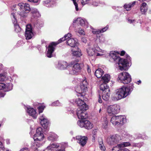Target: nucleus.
Masks as SVG:
<instances>
[{
    "label": "nucleus",
    "instance_id": "nucleus-25",
    "mask_svg": "<svg viewBox=\"0 0 151 151\" xmlns=\"http://www.w3.org/2000/svg\"><path fill=\"white\" fill-rule=\"evenodd\" d=\"M87 51L88 55L89 57H92L94 58L95 57L96 52L94 49L89 48L87 49Z\"/></svg>",
    "mask_w": 151,
    "mask_h": 151
},
{
    "label": "nucleus",
    "instance_id": "nucleus-41",
    "mask_svg": "<svg viewBox=\"0 0 151 151\" xmlns=\"http://www.w3.org/2000/svg\"><path fill=\"white\" fill-rule=\"evenodd\" d=\"M75 31L76 33H78L80 35H85V32L81 28H79L78 29H76Z\"/></svg>",
    "mask_w": 151,
    "mask_h": 151
},
{
    "label": "nucleus",
    "instance_id": "nucleus-2",
    "mask_svg": "<svg viewBox=\"0 0 151 151\" xmlns=\"http://www.w3.org/2000/svg\"><path fill=\"white\" fill-rule=\"evenodd\" d=\"M109 56L115 62L118 63L120 70H127L128 69L131 60L130 57L129 55H127L126 59L120 58L117 52L112 51L110 52Z\"/></svg>",
    "mask_w": 151,
    "mask_h": 151
},
{
    "label": "nucleus",
    "instance_id": "nucleus-42",
    "mask_svg": "<svg viewBox=\"0 0 151 151\" xmlns=\"http://www.w3.org/2000/svg\"><path fill=\"white\" fill-rule=\"evenodd\" d=\"M143 145V143L142 142H141L138 143H133L132 144V146L135 147H137L138 148H140Z\"/></svg>",
    "mask_w": 151,
    "mask_h": 151
},
{
    "label": "nucleus",
    "instance_id": "nucleus-1",
    "mask_svg": "<svg viewBox=\"0 0 151 151\" xmlns=\"http://www.w3.org/2000/svg\"><path fill=\"white\" fill-rule=\"evenodd\" d=\"M18 6L19 10L18 13L21 17H25L27 16V14L30 11L31 14V18L37 19L40 17L41 15L37 9L32 8L30 9L29 4L27 3H20Z\"/></svg>",
    "mask_w": 151,
    "mask_h": 151
},
{
    "label": "nucleus",
    "instance_id": "nucleus-27",
    "mask_svg": "<svg viewBox=\"0 0 151 151\" xmlns=\"http://www.w3.org/2000/svg\"><path fill=\"white\" fill-rule=\"evenodd\" d=\"M148 9V6L145 2H143L141 4L140 7V11L142 14H145Z\"/></svg>",
    "mask_w": 151,
    "mask_h": 151
},
{
    "label": "nucleus",
    "instance_id": "nucleus-31",
    "mask_svg": "<svg viewBox=\"0 0 151 151\" xmlns=\"http://www.w3.org/2000/svg\"><path fill=\"white\" fill-rule=\"evenodd\" d=\"M13 85L11 83H8L5 84V87L4 88V90L5 91H8L12 89Z\"/></svg>",
    "mask_w": 151,
    "mask_h": 151
},
{
    "label": "nucleus",
    "instance_id": "nucleus-59",
    "mask_svg": "<svg viewBox=\"0 0 151 151\" xmlns=\"http://www.w3.org/2000/svg\"><path fill=\"white\" fill-rule=\"evenodd\" d=\"M96 137V134H93L92 136V140L94 141L95 138Z\"/></svg>",
    "mask_w": 151,
    "mask_h": 151
},
{
    "label": "nucleus",
    "instance_id": "nucleus-35",
    "mask_svg": "<svg viewBox=\"0 0 151 151\" xmlns=\"http://www.w3.org/2000/svg\"><path fill=\"white\" fill-rule=\"evenodd\" d=\"M6 73L0 74V81H3L8 79Z\"/></svg>",
    "mask_w": 151,
    "mask_h": 151
},
{
    "label": "nucleus",
    "instance_id": "nucleus-19",
    "mask_svg": "<svg viewBox=\"0 0 151 151\" xmlns=\"http://www.w3.org/2000/svg\"><path fill=\"white\" fill-rule=\"evenodd\" d=\"M75 102L79 106L78 109H81L82 108L84 109V110L87 109L88 108L87 106L83 101L79 98L76 99Z\"/></svg>",
    "mask_w": 151,
    "mask_h": 151
},
{
    "label": "nucleus",
    "instance_id": "nucleus-34",
    "mask_svg": "<svg viewBox=\"0 0 151 151\" xmlns=\"http://www.w3.org/2000/svg\"><path fill=\"white\" fill-rule=\"evenodd\" d=\"M108 26L107 25L105 27L101 30H98L96 31H93V33L94 34H99L106 31L108 28Z\"/></svg>",
    "mask_w": 151,
    "mask_h": 151
},
{
    "label": "nucleus",
    "instance_id": "nucleus-55",
    "mask_svg": "<svg viewBox=\"0 0 151 151\" xmlns=\"http://www.w3.org/2000/svg\"><path fill=\"white\" fill-rule=\"evenodd\" d=\"M20 151H29V150L28 148L25 147L21 149Z\"/></svg>",
    "mask_w": 151,
    "mask_h": 151
},
{
    "label": "nucleus",
    "instance_id": "nucleus-64",
    "mask_svg": "<svg viewBox=\"0 0 151 151\" xmlns=\"http://www.w3.org/2000/svg\"><path fill=\"white\" fill-rule=\"evenodd\" d=\"M117 147H114L112 150V151H116V150L117 149Z\"/></svg>",
    "mask_w": 151,
    "mask_h": 151
},
{
    "label": "nucleus",
    "instance_id": "nucleus-37",
    "mask_svg": "<svg viewBox=\"0 0 151 151\" xmlns=\"http://www.w3.org/2000/svg\"><path fill=\"white\" fill-rule=\"evenodd\" d=\"M102 127L103 128L106 129L107 128L108 126V121L107 118L106 117H104L103 118L102 122Z\"/></svg>",
    "mask_w": 151,
    "mask_h": 151
},
{
    "label": "nucleus",
    "instance_id": "nucleus-12",
    "mask_svg": "<svg viewBox=\"0 0 151 151\" xmlns=\"http://www.w3.org/2000/svg\"><path fill=\"white\" fill-rule=\"evenodd\" d=\"M82 65L81 64L78 63L75 64L73 67H71V68L70 69L69 74L73 75L76 74L80 71Z\"/></svg>",
    "mask_w": 151,
    "mask_h": 151
},
{
    "label": "nucleus",
    "instance_id": "nucleus-44",
    "mask_svg": "<svg viewBox=\"0 0 151 151\" xmlns=\"http://www.w3.org/2000/svg\"><path fill=\"white\" fill-rule=\"evenodd\" d=\"M93 2V0H82L81 4L83 5H84L86 4H91V2Z\"/></svg>",
    "mask_w": 151,
    "mask_h": 151
},
{
    "label": "nucleus",
    "instance_id": "nucleus-23",
    "mask_svg": "<svg viewBox=\"0 0 151 151\" xmlns=\"http://www.w3.org/2000/svg\"><path fill=\"white\" fill-rule=\"evenodd\" d=\"M27 109L26 110L27 112L29 114V115L32 116L34 119H36L37 116V113L36 110L33 108L26 107Z\"/></svg>",
    "mask_w": 151,
    "mask_h": 151
},
{
    "label": "nucleus",
    "instance_id": "nucleus-38",
    "mask_svg": "<svg viewBox=\"0 0 151 151\" xmlns=\"http://www.w3.org/2000/svg\"><path fill=\"white\" fill-rule=\"evenodd\" d=\"M59 146V145L58 143H52L48 146L47 149L48 150H52L53 148H58Z\"/></svg>",
    "mask_w": 151,
    "mask_h": 151
},
{
    "label": "nucleus",
    "instance_id": "nucleus-54",
    "mask_svg": "<svg viewBox=\"0 0 151 151\" xmlns=\"http://www.w3.org/2000/svg\"><path fill=\"white\" fill-rule=\"evenodd\" d=\"M117 151H130L128 149L126 148L120 149Z\"/></svg>",
    "mask_w": 151,
    "mask_h": 151
},
{
    "label": "nucleus",
    "instance_id": "nucleus-28",
    "mask_svg": "<svg viewBox=\"0 0 151 151\" xmlns=\"http://www.w3.org/2000/svg\"><path fill=\"white\" fill-rule=\"evenodd\" d=\"M110 79V75L108 74H106L104 75L101 78V81L104 83V84H106L108 83Z\"/></svg>",
    "mask_w": 151,
    "mask_h": 151
},
{
    "label": "nucleus",
    "instance_id": "nucleus-7",
    "mask_svg": "<svg viewBox=\"0 0 151 151\" xmlns=\"http://www.w3.org/2000/svg\"><path fill=\"white\" fill-rule=\"evenodd\" d=\"M126 122V117L121 115L113 116L111 120V122L114 125H116L118 124H123Z\"/></svg>",
    "mask_w": 151,
    "mask_h": 151
},
{
    "label": "nucleus",
    "instance_id": "nucleus-57",
    "mask_svg": "<svg viewBox=\"0 0 151 151\" xmlns=\"http://www.w3.org/2000/svg\"><path fill=\"white\" fill-rule=\"evenodd\" d=\"M103 55L102 53H99L98 52H96V55H95L96 56H102Z\"/></svg>",
    "mask_w": 151,
    "mask_h": 151
},
{
    "label": "nucleus",
    "instance_id": "nucleus-4",
    "mask_svg": "<svg viewBox=\"0 0 151 151\" xmlns=\"http://www.w3.org/2000/svg\"><path fill=\"white\" fill-rule=\"evenodd\" d=\"M44 135L42 133V129L39 127L36 130V132L34 136V139L35 142L32 144V148L34 149H37L40 145L38 144L37 141H40L42 140L44 138Z\"/></svg>",
    "mask_w": 151,
    "mask_h": 151
},
{
    "label": "nucleus",
    "instance_id": "nucleus-14",
    "mask_svg": "<svg viewBox=\"0 0 151 151\" xmlns=\"http://www.w3.org/2000/svg\"><path fill=\"white\" fill-rule=\"evenodd\" d=\"M34 35L32 32L31 26L30 24L27 25L25 36L27 40H29L32 38Z\"/></svg>",
    "mask_w": 151,
    "mask_h": 151
},
{
    "label": "nucleus",
    "instance_id": "nucleus-29",
    "mask_svg": "<svg viewBox=\"0 0 151 151\" xmlns=\"http://www.w3.org/2000/svg\"><path fill=\"white\" fill-rule=\"evenodd\" d=\"M104 73V72L100 68H99L96 70L95 73V75L96 77L98 78H99L102 76Z\"/></svg>",
    "mask_w": 151,
    "mask_h": 151
},
{
    "label": "nucleus",
    "instance_id": "nucleus-46",
    "mask_svg": "<svg viewBox=\"0 0 151 151\" xmlns=\"http://www.w3.org/2000/svg\"><path fill=\"white\" fill-rule=\"evenodd\" d=\"M93 2H91V4L88 3L87 4H88L89 5H93L94 6H97L98 5L99 3L98 2L96 1L95 0H93Z\"/></svg>",
    "mask_w": 151,
    "mask_h": 151
},
{
    "label": "nucleus",
    "instance_id": "nucleus-47",
    "mask_svg": "<svg viewBox=\"0 0 151 151\" xmlns=\"http://www.w3.org/2000/svg\"><path fill=\"white\" fill-rule=\"evenodd\" d=\"M45 108V106L42 105L38 107L37 109L38 110L39 113H42L43 112Z\"/></svg>",
    "mask_w": 151,
    "mask_h": 151
},
{
    "label": "nucleus",
    "instance_id": "nucleus-33",
    "mask_svg": "<svg viewBox=\"0 0 151 151\" xmlns=\"http://www.w3.org/2000/svg\"><path fill=\"white\" fill-rule=\"evenodd\" d=\"M71 36L72 35L70 33H68L67 34H66L63 37L60 39L58 42L59 44L61 42H62L68 39L69 38L71 37Z\"/></svg>",
    "mask_w": 151,
    "mask_h": 151
},
{
    "label": "nucleus",
    "instance_id": "nucleus-45",
    "mask_svg": "<svg viewBox=\"0 0 151 151\" xmlns=\"http://www.w3.org/2000/svg\"><path fill=\"white\" fill-rule=\"evenodd\" d=\"M51 0H47L44 1L43 2V4L44 5L48 7H50L51 5H50L49 4H50V3L51 2Z\"/></svg>",
    "mask_w": 151,
    "mask_h": 151
},
{
    "label": "nucleus",
    "instance_id": "nucleus-43",
    "mask_svg": "<svg viewBox=\"0 0 151 151\" xmlns=\"http://www.w3.org/2000/svg\"><path fill=\"white\" fill-rule=\"evenodd\" d=\"M85 120H79L77 122L78 125L81 127H83L85 124Z\"/></svg>",
    "mask_w": 151,
    "mask_h": 151
},
{
    "label": "nucleus",
    "instance_id": "nucleus-60",
    "mask_svg": "<svg viewBox=\"0 0 151 151\" xmlns=\"http://www.w3.org/2000/svg\"><path fill=\"white\" fill-rule=\"evenodd\" d=\"M125 52L124 51H121L120 55L122 56H123L125 54Z\"/></svg>",
    "mask_w": 151,
    "mask_h": 151
},
{
    "label": "nucleus",
    "instance_id": "nucleus-5",
    "mask_svg": "<svg viewBox=\"0 0 151 151\" xmlns=\"http://www.w3.org/2000/svg\"><path fill=\"white\" fill-rule=\"evenodd\" d=\"M131 80L130 75L125 72H123L119 74L117 78V80L119 82L125 84L129 83Z\"/></svg>",
    "mask_w": 151,
    "mask_h": 151
},
{
    "label": "nucleus",
    "instance_id": "nucleus-9",
    "mask_svg": "<svg viewBox=\"0 0 151 151\" xmlns=\"http://www.w3.org/2000/svg\"><path fill=\"white\" fill-rule=\"evenodd\" d=\"M120 136L117 134L110 135L107 138L106 141L108 143L111 145L117 144L121 140Z\"/></svg>",
    "mask_w": 151,
    "mask_h": 151
},
{
    "label": "nucleus",
    "instance_id": "nucleus-56",
    "mask_svg": "<svg viewBox=\"0 0 151 151\" xmlns=\"http://www.w3.org/2000/svg\"><path fill=\"white\" fill-rule=\"evenodd\" d=\"M100 42L101 43L104 42L105 41L104 38L103 37L100 38Z\"/></svg>",
    "mask_w": 151,
    "mask_h": 151
},
{
    "label": "nucleus",
    "instance_id": "nucleus-48",
    "mask_svg": "<svg viewBox=\"0 0 151 151\" xmlns=\"http://www.w3.org/2000/svg\"><path fill=\"white\" fill-rule=\"evenodd\" d=\"M60 105V103L58 101H57L54 102L51 104V105L53 106H59Z\"/></svg>",
    "mask_w": 151,
    "mask_h": 151
},
{
    "label": "nucleus",
    "instance_id": "nucleus-22",
    "mask_svg": "<svg viewBox=\"0 0 151 151\" xmlns=\"http://www.w3.org/2000/svg\"><path fill=\"white\" fill-rule=\"evenodd\" d=\"M68 66V64L66 62L60 61L56 65V67L60 70H64Z\"/></svg>",
    "mask_w": 151,
    "mask_h": 151
},
{
    "label": "nucleus",
    "instance_id": "nucleus-15",
    "mask_svg": "<svg viewBox=\"0 0 151 151\" xmlns=\"http://www.w3.org/2000/svg\"><path fill=\"white\" fill-rule=\"evenodd\" d=\"M84 109H78L76 111L77 115L79 119H86L88 117V114H87L86 111L87 110H84Z\"/></svg>",
    "mask_w": 151,
    "mask_h": 151
},
{
    "label": "nucleus",
    "instance_id": "nucleus-53",
    "mask_svg": "<svg viewBox=\"0 0 151 151\" xmlns=\"http://www.w3.org/2000/svg\"><path fill=\"white\" fill-rule=\"evenodd\" d=\"M128 22L130 24L132 23H134L135 22V20L134 19H127Z\"/></svg>",
    "mask_w": 151,
    "mask_h": 151
},
{
    "label": "nucleus",
    "instance_id": "nucleus-39",
    "mask_svg": "<svg viewBox=\"0 0 151 151\" xmlns=\"http://www.w3.org/2000/svg\"><path fill=\"white\" fill-rule=\"evenodd\" d=\"M130 145L129 142H123L121 144L118 145L117 146L118 147H125L129 146Z\"/></svg>",
    "mask_w": 151,
    "mask_h": 151
},
{
    "label": "nucleus",
    "instance_id": "nucleus-21",
    "mask_svg": "<svg viewBox=\"0 0 151 151\" xmlns=\"http://www.w3.org/2000/svg\"><path fill=\"white\" fill-rule=\"evenodd\" d=\"M78 40L76 39L71 38L67 41V44L72 48L77 47L76 45L77 43Z\"/></svg>",
    "mask_w": 151,
    "mask_h": 151
},
{
    "label": "nucleus",
    "instance_id": "nucleus-49",
    "mask_svg": "<svg viewBox=\"0 0 151 151\" xmlns=\"http://www.w3.org/2000/svg\"><path fill=\"white\" fill-rule=\"evenodd\" d=\"M94 49L96 52H99L102 53L104 52V50H102L99 47H96Z\"/></svg>",
    "mask_w": 151,
    "mask_h": 151
},
{
    "label": "nucleus",
    "instance_id": "nucleus-3",
    "mask_svg": "<svg viewBox=\"0 0 151 151\" xmlns=\"http://www.w3.org/2000/svg\"><path fill=\"white\" fill-rule=\"evenodd\" d=\"M133 88V85L130 84L126 86H124L116 89V93L112 97V100L117 101L126 97L130 94Z\"/></svg>",
    "mask_w": 151,
    "mask_h": 151
},
{
    "label": "nucleus",
    "instance_id": "nucleus-62",
    "mask_svg": "<svg viewBox=\"0 0 151 151\" xmlns=\"http://www.w3.org/2000/svg\"><path fill=\"white\" fill-rule=\"evenodd\" d=\"M6 143L7 144H9L10 143V140L9 139H7L6 140Z\"/></svg>",
    "mask_w": 151,
    "mask_h": 151
},
{
    "label": "nucleus",
    "instance_id": "nucleus-30",
    "mask_svg": "<svg viewBox=\"0 0 151 151\" xmlns=\"http://www.w3.org/2000/svg\"><path fill=\"white\" fill-rule=\"evenodd\" d=\"M93 126L91 122L88 120H85V124L84 127L88 129H91L93 127Z\"/></svg>",
    "mask_w": 151,
    "mask_h": 151
},
{
    "label": "nucleus",
    "instance_id": "nucleus-17",
    "mask_svg": "<svg viewBox=\"0 0 151 151\" xmlns=\"http://www.w3.org/2000/svg\"><path fill=\"white\" fill-rule=\"evenodd\" d=\"M77 141V142L81 145L83 146L86 144L88 140V138L85 136H76L75 138H74Z\"/></svg>",
    "mask_w": 151,
    "mask_h": 151
},
{
    "label": "nucleus",
    "instance_id": "nucleus-8",
    "mask_svg": "<svg viewBox=\"0 0 151 151\" xmlns=\"http://www.w3.org/2000/svg\"><path fill=\"white\" fill-rule=\"evenodd\" d=\"M120 136L117 134L110 135L107 138L106 141L108 143L111 145L117 144L121 140Z\"/></svg>",
    "mask_w": 151,
    "mask_h": 151
},
{
    "label": "nucleus",
    "instance_id": "nucleus-40",
    "mask_svg": "<svg viewBox=\"0 0 151 151\" xmlns=\"http://www.w3.org/2000/svg\"><path fill=\"white\" fill-rule=\"evenodd\" d=\"M99 147L100 149L102 151H105L106 149L105 147L104 146L102 140L99 142Z\"/></svg>",
    "mask_w": 151,
    "mask_h": 151
},
{
    "label": "nucleus",
    "instance_id": "nucleus-26",
    "mask_svg": "<svg viewBox=\"0 0 151 151\" xmlns=\"http://www.w3.org/2000/svg\"><path fill=\"white\" fill-rule=\"evenodd\" d=\"M58 138L57 134L53 132H50L49 133L48 139L49 140L51 141H56Z\"/></svg>",
    "mask_w": 151,
    "mask_h": 151
},
{
    "label": "nucleus",
    "instance_id": "nucleus-6",
    "mask_svg": "<svg viewBox=\"0 0 151 151\" xmlns=\"http://www.w3.org/2000/svg\"><path fill=\"white\" fill-rule=\"evenodd\" d=\"M100 89L102 91V97L104 100L107 101L109 98V89L107 84H102L100 86Z\"/></svg>",
    "mask_w": 151,
    "mask_h": 151
},
{
    "label": "nucleus",
    "instance_id": "nucleus-18",
    "mask_svg": "<svg viewBox=\"0 0 151 151\" xmlns=\"http://www.w3.org/2000/svg\"><path fill=\"white\" fill-rule=\"evenodd\" d=\"M11 17L12 19L13 23L14 24L15 31L17 33L20 32L21 30V29L17 24V19L15 18V14L14 13H11Z\"/></svg>",
    "mask_w": 151,
    "mask_h": 151
},
{
    "label": "nucleus",
    "instance_id": "nucleus-16",
    "mask_svg": "<svg viewBox=\"0 0 151 151\" xmlns=\"http://www.w3.org/2000/svg\"><path fill=\"white\" fill-rule=\"evenodd\" d=\"M86 79V78H84V80L82 81L79 87L80 89L79 90L78 89H76V91H78L79 93L84 92L87 89L88 83Z\"/></svg>",
    "mask_w": 151,
    "mask_h": 151
},
{
    "label": "nucleus",
    "instance_id": "nucleus-50",
    "mask_svg": "<svg viewBox=\"0 0 151 151\" xmlns=\"http://www.w3.org/2000/svg\"><path fill=\"white\" fill-rule=\"evenodd\" d=\"M73 2V3L75 6V8L76 11H78V4L77 3L76 1H78V0H72Z\"/></svg>",
    "mask_w": 151,
    "mask_h": 151
},
{
    "label": "nucleus",
    "instance_id": "nucleus-13",
    "mask_svg": "<svg viewBox=\"0 0 151 151\" xmlns=\"http://www.w3.org/2000/svg\"><path fill=\"white\" fill-rule=\"evenodd\" d=\"M58 44V42H52L49 45L46 54L48 57L51 58L52 57V53L55 49V47Z\"/></svg>",
    "mask_w": 151,
    "mask_h": 151
},
{
    "label": "nucleus",
    "instance_id": "nucleus-24",
    "mask_svg": "<svg viewBox=\"0 0 151 151\" xmlns=\"http://www.w3.org/2000/svg\"><path fill=\"white\" fill-rule=\"evenodd\" d=\"M71 50L72 52V54L73 56L78 57H80L82 55L80 50L78 49L77 47L72 48L71 49Z\"/></svg>",
    "mask_w": 151,
    "mask_h": 151
},
{
    "label": "nucleus",
    "instance_id": "nucleus-10",
    "mask_svg": "<svg viewBox=\"0 0 151 151\" xmlns=\"http://www.w3.org/2000/svg\"><path fill=\"white\" fill-rule=\"evenodd\" d=\"M119 106L117 104L109 106L107 108L108 113L110 116L117 114L119 112Z\"/></svg>",
    "mask_w": 151,
    "mask_h": 151
},
{
    "label": "nucleus",
    "instance_id": "nucleus-32",
    "mask_svg": "<svg viewBox=\"0 0 151 151\" xmlns=\"http://www.w3.org/2000/svg\"><path fill=\"white\" fill-rule=\"evenodd\" d=\"M71 36L72 35L70 33H68L67 34H66L63 37L60 39L58 42L59 44L61 42H62L68 39L69 38L71 37Z\"/></svg>",
    "mask_w": 151,
    "mask_h": 151
},
{
    "label": "nucleus",
    "instance_id": "nucleus-58",
    "mask_svg": "<svg viewBox=\"0 0 151 151\" xmlns=\"http://www.w3.org/2000/svg\"><path fill=\"white\" fill-rule=\"evenodd\" d=\"M82 41L84 43H86L87 42V40L85 37H83L82 38Z\"/></svg>",
    "mask_w": 151,
    "mask_h": 151
},
{
    "label": "nucleus",
    "instance_id": "nucleus-63",
    "mask_svg": "<svg viewBox=\"0 0 151 151\" xmlns=\"http://www.w3.org/2000/svg\"><path fill=\"white\" fill-rule=\"evenodd\" d=\"M4 96V94L0 92V97H3Z\"/></svg>",
    "mask_w": 151,
    "mask_h": 151
},
{
    "label": "nucleus",
    "instance_id": "nucleus-61",
    "mask_svg": "<svg viewBox=\"0 0 151 151\" xmlns=\"http://www.w3.org/2000/svg\"><path fill=\"white\" fill-rule=\"evenodd\" d=\"M98 102L100 103H101L102 102V101L101 99L100 98V96H99V99H98Z\"/></svg>",
    "mask_w": 151,
    "mask_h": 151
},
{
    "label": "nucleus",
    "instance_id": "nucleus-36",
    "mask_svg": "<svg viewBox=\"0 0 151 151\" xmlns=\"http://www.w3.org/2000/svg\"><path fill=\"white\" fill-rule=\"evenodd\" d=\"M136 2L134 1L127 4L124 5V8L127 11H129L131 9V7L133 6L135 4Z\"/></svg>",
    "mask_w": 151,
    "mask_h": 151
},
{
    "label": "nucleus",
    "instance_id": "nucleus-11",
    "mask_svg": "<svg viewBox=\"0 0 151 151\" xmlns=\"http://www.w3.org/2000/svg\"><path fill=\"white\" fill-rule=\"evenodd\" d=\"M40 123L45 129L48 131L49 129V122L46 116L43 114L40 115Z\"/></svg>",
    "mask_w": 151,
    "mask_h": 151
},
{
    "label": "nucleus",
    "instance_id": "nucleus-52",
    "mask_svg": "<svg viewBox=\"0 0 151 151\" xmlns=\"http://www.w3.org/2000/svg\"><path fill=\"white\" fill-rule=\"evenodd\" d=\"M28 1L34 3H39L40 0H28Z\"/></svg>",
    "mask_w": 151,
    "mask_h": 151
},
{
    "label": "nucleus",
    "instance_id": "nucleus-51",
    "mask_svg": "<svg viewBox=\"0 0 151 151\" xmlns=\"http://www.w3.org/2000/svg\"><path fill=\"white\" fill-rule=\"evenodd\" d=\"M5 87V84L3 83H0V90L2 89L4 90V88Z\"/></svg>",
    "mask_w": 151,
    "mask_h": 151
},
{
    "label": "nucleus",
    "instance_id": "nucleus-20",
    "mask_svg": "<svg viewBox=\"0 0 151 151\" xmlns=\"http://www.w3.org/2000/svg\"><path fill=\"white\" fill-rule=\"evenodd\" d=\"M77 22L81 26H86V27L88 24V23L86 21L81 18L79 17L76 19H74L73 21V23Z\"/></svg>",
    "mask_w": 151,
    "mask_h": 151
}]
</instances>
